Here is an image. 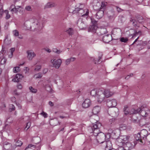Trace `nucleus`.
Here are the masks:
<instances>
[{"mask_svg":"<svg viewBox=\"0 0 150 150\" xmlns=\"http://www.w3.org/2000/svg\"><path fill=\"white\" fill-rule=\"evenodd\" d=\"M101 126L100 123L98 122H96L95 124H93V126L88 127V130L91 132H93V134L95 136H97L96 139L97 142L99 143H103L105 142V139L107 137L108 138L110 136L108 134H105L103 133L100 132L99 129Z\"/></svg>","mask_w":150,"mask_h":150,"instance_id":"1","label":"nucleus"},{"mask_svg":"<svg viewBox=\"0 0 150 150\" xmlns=\"http://www.w3.org/2000/svg\"><path fill=\"white\" fill-rule=\"evenodd\" d=\"M137 144L135 140L127 142L123 145L125 150H131Z\"/></svg>","mask_w":150,"mask_h":150,"instance_id":"2","label":"nucleus"},{"mask_svg":"<svg viewBox=\"0 0 150 150\" xmlns=\"http://www.w3.org/2000/svg\"><path fill=\"white\" fill-rule=\"evenodd\" d=\"M148 132L145 129L142 130L140 133H138L137 135V137H139L138 139L136 138V140L137 141H139L140 142L142 143V141L141 139V138H144L148 136Z\"/></svg>","mask_w":150,"mask_h":150,"instance_id":"3","label":"nucleus"},{"mask_svg":"<svg viewBox=\"0 0 150 150\" xmlns=\"http://www.w3.org/2000/svg\"><path fill=\"white\" fill-rule=\"evenodd\" d=\"M96 98L98 102L101 103L103 102L105 98L103 91L100 89L98 90Z\"/></svg>","mask_w":150,"mask_h":150,"instance_id":"4","label":"nucleus"},{"mask_svg":"<svg viewBox=\"0 0 150 150\" xmlns=\"http://www.w3.org/2000/svg\"><path fill=\"white\" fill-rule=\"evenodd\" d=\"M76 10L78 11L79 15L81 16H86L88 15L89 10L87 8L82 9L81 8H77L76 9Z\"/></svg>","mask_w":150,"mask_h":150,"instance_id":"5","label":"nucleus"},{"mask_svg":"<svg viewBox=\"0 0 150 150\" xmlns=\"http://www.w3.org/2000/svg\"><path fill=\"white\" fill-rule=\"evenodd\" d=\"M137 21H136L134 19L131 18L130 20V21L132 23L133 25L134 26H136L138 25V23H142L144 22V20L143 19V17L142 16H138L137 18Z\"/></svg>","mask_w":150,"mask_h":150,"instance_id":"6","label":"nucleus"},{"mask_svg":"<svg viewBox=\"0 0 150 150\" xmlns=\"http://www.w3.org/2000/svg\"><path fill=\"white\" fill-rule=\"evenodd\" d=\"M129 139V137L127 136H121L119 138L117 139L116 143L117 144H119V142H120V144L119 145H122L126 141L128 140Z\"/></svg>","mask_w":150,"mask_h":150,"instance_id":"7","label":"nucleus"},{"mask_svg":"<svg viewBox=\"0 0 150 150\" xmlns=\"http://www.w3.org/2000/svg\"><path fill=\"white\" fill-rule=\"evenodd\" d=\"M51 62L53 67L56 69H58L60 67L62 63V60L61 59L56 60V59H51Z\"/></svg>","mask_w":150,"mask_h":150,"instance_id":"8","label":"nucleus"},{"mask_svg":"<svg viewBox=\"0 0 150 150\" xmlns=\"http://www.w3.org/2000/svg\"><path fill=\"white\" fill-rule=\"evenodd\" d=\"M141 109H142L140 112L141 113V115L143 117H146L150 112L149 109L146 107L144 106H141Z\"/></svg>","mask_w":150,"mask_h":150,"instance_id":"9","label":"nucleus"},{"mask_svg":"<svg viewBox=\"0 0 150 150\" xmlns=\"http://www.w3.org/2000/svg\"><path fill=\"white\" fill-rule=\"evenodd\" d=\"M27 57L29 60H32L33 58L35 57V53L32 50H28L27 51Z\"/></svg>","mask_w":150,"mask_h":150,"instance_id":"10","label":"nucleus"},{"mask_svg":"<svg viewBox=\"0 0 150 150\" xmlns=\"http://www.w3.org/2000/svg\"><path fill=\"white\" fill-rule=\"evenodd\" d=\"M103 144V146L105 147V150H110L112 148V144L110 140L105 142Z\"/></svg>","mask_w":150,"mask_h":150,"instance_id":"11","label":"nucleus"},{"mask_svg":"<svg viewBox=\"0 0 150 150\" xmlns=\"http://www.w3.org/2000/svg\"><path fill=\"white\" fill-rule=\"evenodd\" d=\"M21 7V6H16L14 5H11L9 9L12 12V13L13 14L14 13H17L18 11L19 8Z\"/></svg>","mask_w":150,"mask_h":150,"instance_id":"12","label":"nucleus"},{"mask_svg":"<svg viewBox=\"0 0 150 150\" xmlns=\"http://www.w3.org/2000/svg\"><path fill=\"white\" fill-rule=\"evenodd\" d=\"M117 104V102L115 99H112L111 100L108 101L107 103V105L109 108L115 107Z\"/></svg>","mask_w":150,"mask_h":150,"instance_id":"13","label":"nucleus"},{"mask_svg":"<svg viewBox=\"0 0 150 150\" xmlns=\"http://www.w3.org/2000/svg\"><path fill=\"white\" fill-rule=\"evenodd\" d=\"M4 50L2 49L0 52V59H1V64H4L6 63L7 61L6 58L4 56L3 53Z\"/></svg>","mask_w":150,"mask_h":150,"instance_id":"14","label":"nucleus"},{"mask_svg":"<svg viewBox=\"0 0 150 150\" xmlns=\"http://www.w3.org/2000/svg\"><path fill=\"white\" fill-rule=\"evenodd\" d=\"M112 39V37L110 35H105L103 38V40L105 43H108Z\"/></svg>","mask_w":150,"mask_h":150,"instance_id":"15","label":"nucleus"},{"mask_svg":"<svg viewBox=\"0 0 150 150\" xmlns=\"http://www.w3.org/2000/svg\"><path fill=\"white\" fill-rule=\"evenodd\" d=\"M91 104V101L90 99H86L82 104L83 108H87L89 107Z\"/></svg>","mask_w":150,"mask_h":150,"instance_id":"16","label":"nucleus"},{"mask_svg":"<svg viewBox=\"0 0 150 150\" xmlns=\"http://www.w3.org/2000/svg\"><path fill=\"white\" fill-rule=\"evenodd\" d=\"M77 25L81 29H84L86 28V25L81 19H79L77 23Z\"/></svg>","mask_w":150,"mask_h":150,"instance_id":"17","label":"nucleus"},{"mask_svg":"<svg viewBox=\"0 0 150 150\" xmlns=\"http://www.w3.org/2000/svg\"><path fill=\"white\" fill-rule=\"evenodd\" d=\"M103 92L105 97L106 98H109L114 94L113 92L110 91L108 89H105Z\"/></svg>","mask_w":150,"mask_h":150,"instance_id":"18","label":"nucleus"},{"mask_svg":"<svg viewBox=\"0 0 150 150\" xmlns=\"http://www.w3.org/2000/svg\"><path fill=\"white\" fill-rule=\"evenodd\" d=\"M98 27L96 25H93L90 26L88 29V32L96 33Z\"/></svg>","mask_w":150,"mask_h":150,"instance_id":"19","label":"nucleus"},{"mask_svg":"<svg viewBox=\"0 0 150 150\" xmlns=\"http://www.w3.org/2000/svg\"><path fill=\"white\" fill-rule=\"evenodd\" d=\"M57 6L56 3L53 2H49L47 3L45 6L44 8H48L55 7Z\"/></svg>","mask_w":150,"mask_h":150,"instance_id":"20","label":"nucleus"},{"mask_svg":"<svg viewBox=\"0 0 150 150\" xmlns=\"http://www.w3.org/2000/svg\"><path fill=\"white\" fill-rule=\"evenodd\" d=\"M23 77V76L22 75L19 74H17L15 78L13 79L12 81L14 82H18Z\"/></svg>","mask_w":150,"mask_h":150,"instance_id":"21","label":"nucleus"},{"mask_svg":"<svg viewBox=\"0 0 150 150\" xmlns=\"http://www.w3.org/2000/svg\"><path fill=\"white\" fill-rule=\"evenodd\" d=\"M104 15V11L100 10L97 12L96 14V17L98 19H100L102 18Z\"/></svg>","mask_w":150,"mask_h":150,"instance_id":"22","label":"nucleus"},{"mask_svg":"<svg viewBox=\"0 0 150 150\" xmlns=\"http://www.w3.org/2000/svg\"><path fill=\"white\" fill-rule=\"evenodd\" d=\"M12 32L14 36H18V38L20 39H22L23 38V37L21 35H19V32L17 30H14Z\"/></svg>","mask_w":150,"mask_h":150,"instance_id":"23","label":"nucleus"},{"mask_svg":"<svg viewBox=\"0 0 150 150\" xmlns=\"http://www.w3.org/2000/svg\"><path fill=\"white\" fill-rule=\"evenodd\" d=\"M100 108L98 106L95 107L93 110V113L95 114H97L100 112Z\"/></svg>","mask_w":150,"mask_h":150,"instance_id":"24","label":"nucleus"},{"mask_svg":"<svg viewBox=\"0 0 150 150\" xmlns=\"http://www.w3.org/2000/svg\"><path fill=\"white\" fill-rule=\"evenodd\" d=\"M142 109H141V108H139L137 110H134V109H132L131 110L130 113L131 114H136L139 113L140 112L141 110Z\"/></svg>","mask_w":150,"mask_h":150,"instance_id":"25","label":"nucleus"},{"mask_svg":"<svg viewBox=\"0 0 150 150\" xmlns=\"http://www.w3.org/2000/svg\"><path fill=\"white\" fill-rule=\"evenodd\" d=\"M15 48H12L10 50V51L8 52V57L10 58H12L13 56V53L15 51Z\"/></svg>","mask_w":150,"mask_h":150,"instance_id":"26","label":"nucleus"},{"mask_svg":"<svg viewBox=\"0 0 150 150\" xmlns=\"http://www.w3.org/2000/svg\"><path fill=\"white\" fill-rule=\"evenodd\" d=\"M98 90H100V89H94L92 90L91 92V95L96 97Z\"/></svg>","mask_w":150,"mask_h":150,"instance_id":"27","label":"nucleus"},{"mask_svg":"<svg viewBox=\"0 0 150 150\" xmlns=\"http://www.w3.org/2000/svg\"><path fill=\"white\" fill-rule=\"evenodd\" d=\"M65 31L70 35H72L74 33V30L72 28H69L67 29Z\"/></svg>","mask_w":150,"mask_h":150,"instance_id":"28","label":"nucleus"},{"mask_svg":"<svg viewBox=\"0 0 150 150\" xmlns=\"http://www.w3.org/2000/svg\"><path fill=\"white\" fill-rule=\"evenodd\" d=\"M124 112L125 114L126 115H127L128 114H131L130 113L131 112V110L128 111L127 106H125L124 108Z\"/></svg>","mask_w":150,"mask_h":150,"instance_id":"29","label":"nucleus"},{"mask_svg":"<svg viewBox=\"0 0 150 150\" xmlns=\"http://www.w3.org/2000/svg\"><path fill=\"white\" fill-rule=\"evenodd\" d=\"M75 59L74 57H71L70 58L67 59L66 61V63L67 65H68L71 61H74Z\"/></svg>","mask_w":150,"mask_h":150,"instance_id":"30","label":"nucleus"},{"mask_svg":"<svg viewBox=\"0 0 150 150\" xmlns=\"http://www.w3.org/2000/svg\"><path fill=\"white\" fill-rule=\"evenodd\" d=\"M29 89L31 92L33 93H36L37 91L36 89L34 88L32 86L29 87Z\"/></svg>","mask_w":150,"mask_h":150,"instance_id":"31","label":"nucleus"},{"mask_svg":"<svg viewBox=\"0 0 150 150\" xmlns=\"http://www.w3.org/2000/svg\"><path fill=\"white\" fill-rule=\"evenodd\" d=\"M13 72L15 73L19 72L20 71V69L19 67H16L13 68Z\"/></svg>","mask_w":150,"mask_h":150,"instance_id":"32","label":"nucleus"},{"mask_svg":"<svg viewBox=\"0 0 150 150\" xmlns=\"http://www.w3.org/2000/svg\"><path fill=\"white\" fill-rule=\"evenodd\" d=\"M36 24V25L38 26V29H40L41 28H42L43 26L42 23L40 21H38V23Z\"/></svg>","mask_w":150,"mask_h":150,"instance_id":"33","label":"nucleus"},{"mask_svg":"<svg viewBox=\"0 0 150 150\" xmlns=\"http://www.w3.org/2000/svg\"><path fill=\"white\" fill-rule=\"evenodd\" d=\"M120 130H123L125 129H126V126L125 125L122 124L120 125L119 127Z\"/></svg>","mask_w":150,"mask_h":150,"instance_id":"34","label":"nucleus"},{"mask_svg":"<svg viewBox=\"0 0 150 150\" xmlns=\"http://www.w3.org/2000/svg\"><path fill=\"white\" fill-rule=\"evenodd\" d=\"M128 38H124V37H122L120 39V41L122 42H124L125 43L127 42L128 41Z\"/></svg>","mask_w":150,"mask_h":150,"instance_id":"35","label":"nucleus"},{"mask_svg":"<svg viewBox=\"0 0 150 150\" xmlns=\"http://www.w3.org/2000/svg\"><path fill=\"white\" fill-rule=\"evenodd\" d=\"M52 51L53 52L58 54H60L62 52L60 50H58L56 48H53Z\"/></svg>","mask_w":150,"mask_h":150,"instance_id":"36","label":"nucleus"},{"mask_svg":"<svg viewBox=\"0 0 150 150\" xmlns=\"http://www.w3.org/2000/svg\"><path fill=\"white\" fill-rule=\"evenodd\" d=\"M23 144V143L20 140H18L16 142V146H20Z\"/></svg>","mask_w":150,"mask_h":150,"instance_id":"37","label":"nucleus"},{"mask_svg":"<svg viewBox=\"0 0 150 150\" xmlns=\"http://www.w3.org/2000/svg\"><path fill=\"white\" fill-rule=\"evenodd\" d=\"M15 107L13 105L11 104L10 105L9 110L10 112L15 110Z\"/></svg>","mask_w":150,"mask_h":150,"instance_id":"38","label":"nucleus"},{"mask_svg":"<svg viewBox=\"0 0 150 150\" xmlns=\"http://www.w3.org/2000/svg\"><path fill=\"white\" fill-rule=\"evenodd\" d=\"M107 4V3L104 1H102L101 2V4L100 8V9H102L104 7H105Z\"/></svg>","mask_w":150,"mask_h":150,"instance_id":"39","label":"nucleus"},{"mask_svg":"<svg viewBox=\"0 0 150 150\" xmlns=\"http://www.w3.org/2000/svg\"><path fill=\"white\" fill-rule=\"evenodd\" d=\"M4 13L6 14V18L9 19L10 17V15L9 14L8 11V10H6L4 11Z\"/></svg>","mask_w":150,"mask_h":150,"instance_id":"40","label":"nucleus"},{"mask_svg":"<svg viewBox=\"0 0 150 150\" xmlns=\"http://www.w3.org/2000/svg\"><path fill=\"white\" fill-rule=\"evenodd\" d=\"M42 75L41 74L39 73L38 74H36L34 76V77L36 78V79H38L39 78H41L42 77Z\"/></svg>","mask_w":150,"mask_h":150,"instance_id":"41","label":"nucleus"},{"mask_svg":"<svg viewBox=\"0 0 150 150\" xmlns=\"http://www.w3.org/2000/svg\"><path fill=\"white\" fill-rule=\"evenodd\" d=\"M41 68V67L40 65H37L36 66L35 69V70L36 71H39L40 70Z\"/></svg>","mask_w":150,"mask_h":150,"instance_id":"42","label":"nucleus"},{"mask_svg":"<svg viewBox=\"0 0 150 150\" xmlns=\"http://www.w3.org/2000/svg\"><path fill=\"white\" fill-rule=\"evenodd\" d=\"M33 147L34 148H35V145H32V144H29L28 146L25 148V150H26L27 149H28L30 148H31Z\"/></svg>","mask_w":150,"mask_h":150,"instance_id":"43","label":"nucleus"},{"mask_svg":"<svg viewBox=\"0 0 150 150\" xmlns=\"http://www.w3.org/2000/svg\"><path fill=\"white\" fill-rule=\"evenodd\" d=\"M25 9L27 11H32V9L30 6H27L25 7Z\"/></svg>","mask_w":150,"mask_h":150,"instance_id":"44","label":"nucleus"},{"mask_svg":"<svg viewBox=\"0 0 150 150\" xmlns=\"http://www.w3.org/2000/svg\"><path fill=\"white\" fill-rule=\"evenodd\" d=\"M41 114L45 118H46L47 117V114L43 111L41 113Z\"/></svg>","mask_w":150,"mask_h":150,"instance_id":"45","label":"nucleus"},{"mask_svg":"<svg viewBox=\"0 0 150 150\" xmlns=\"http://www.w3.org/2000/svg\"><path fill=\"white\" fill-rule=\"evenodd\" d=\"M30 125H31V122H28L27 123L26 126L25 127V128H27V130L30 127Z\"/></svg>","mask_w":150,"mask_h":150,"instance_id":"46","label":"nucleus"},{"mask_svg":"<svg viewBox=\"0 0 150 150\" xmlns=\"http://www.w3.org/2000/svg\"><path fill=\"white\" fill-rule=\"evenodd\" d=\"M48 69L44 68L42 70V73L44 74H45L48 71Z\"/></svg>","mask_w":150,"mask_h":150,"instance_id":"47","label":"nucleus"},{"mask_svg":"<svg viewBox=\"0 0 150 150\" xmlns=\"http://www.w3.org/2000/svg\"><path fill=\"white\" fill-rule=\"evenodd\" d=\"M91 22L93 25H96V23L97 22L96 20L92 18H91Z\"/></svg>","mask_w":150,"mask_h":150,"instance_id":"48","label":"nucleus"},{"mask_svg":"<svg viewBox=\"0 0 150 150\" xmlns=\"http://www.w3.org/2000/svg\"><path fill=\"white\" fill-rule=\"evenodd\" d=\"M132 121H133V122L134 123H136V122H138L139 121V120L137 119H134L133 117H132Z\"/></svg>","mask_w":150,"mask_h":150,"instance_id":"49","label":"nucleus"},{"mask_svg":"<svg viewBox=\"0 0 150 150\" xmlns=\"http://www.w3.org/2000/svg\"><path fill=\"white\" fill-rule=\"evenodd\" d=\"M7 145H8L9 146H11V144L8 143V142H5L4 143V146L5 145L6 146Z\"/></svg>","mask_w":150,"mask_h":150,"instance_id":"50","label":"nucleus"},{"mask_svg":"<svg viewBox=\"0 0 150 150\" xmlns=\"http://www.w3.org/2000/svg\"><path fill=\"white\" fill-rule=\"evenodd\" d=\"M147 136V137H146V138L147 141L149 142V143L150 144V134L148 135Z\"/></svg>","mask_w":150,"mask_h":150,"instance_id":"51","label":"nucleus"},{"mask_svg":"<svg viewBox=\"0 0 150 150\" xmlns=\"http://www.w3.org/2000/svg\"><path fill=\"white\" fill-rule=\"evenodd\" d=\"M133 76V74H130L129 75H128L127 76H126L125 78V79H128L130 77L132 76Z\"/></svg>","mask_w":150,"mask_h":150,"instance_id":"52","label":"nucleus"},{"mask_svg":"<svg viewBox=\"0 0 150 150\" xmlns=\"http://www.w3.org/2000/svg\"><path fill=\"white\" fill-rule=\"evenodd\" d=\"M11 100L13 102H15L16 101V98L14 97L11 98Z\"/></svg>","mask_w":150,"mask_h":150,"instance_id":"53","label":"nucleus"},{"mask_svg":"<svg viewBox=\"0 0 150 150\" xmlns=\"http://www.w3.org/2000/svg\"><path fill=\"white\" fill-rule=\"evenodd\" d=\"M17 87L19 89H21L22 88V85L21 84H18L17 85Z\"/></svg>","mask_w":150,"mask_h":150,"instance_id":"54","label":"nucleus"},{"mask_svg":"<svg viewBox=\"0 0 150 150\" xmlns=\"http://www.w3.org/2000/svg\"><path fill=\"white\" fill-rule=\"evenodd\" d=\"M117 11L118 12H120L122 11V10L118 7H116Z\"/></svg>","mask_w":150,"mask_h":150,"instance_id":"55","label":"nucleus"},{"mask_svg":"<svg viewBox=\"0 0 150 150\" xmlns=\"http://www.w3.org/2000/svg\"><path fill=\"white\" fill-rule=\"evenodd\" d=\"M44 50L46 51L47 52H48L49 53H50L51 52V51L50 50V49L49 48H45L44 49Z\"/></svg>","mask_w":150,"mask_h":150,"instance_id":"56","label":"nucleus"},{"mask_svg":"<svg viewBox=\"0 0 150 150\" xmlns=\"http://www.w3.org/2000/svg\"><path fill=\"white\" fill-rule=\"evenodd\" d=\"M134 34H133L132 38H134L135 36H136L137 34V31H134Z\"/></svg>","mask_w":150,"mask_h":150,"instance_id":"57","label":"nucleus"},{"mask_svg":"<svg viewBox=\"0 0 150 150\" xmlns=\"http://www.w3.org/2000/svg\"><path fill=\"white\" fill-rule=\"evenodd\" d=\"M49 104L51 106H52L53 105V103L51 101H50L49 102Z\"/></svg>","mask_w":150,"mask_h":150,"instance_id":"58","label":"nucleus"},{"mask_svg":"<svg viewBox=\"0 0 150 150\" xmlns=\"http://www.w3.org/2000/svg\"><path fill=\"white\" fill-rule=\"evenodd\" d=\"M115 121V119H111L110 120L109 122H110L111 123H112V122H113Z\"/></svg>","mask_w":150,"mask_h":150,"instance_id":"59","label":"nucleus"},{"mask_svg":"<svg viewBox=\"0 0 150 150\" xmlns=\"http://www.w3.org/2000/svg\"><path fill=\"white\" fill-rule=\"evenodd\" d=\"M67 116H60V117L62 119H63L64 118H67Z\"/></svg>","mask_w":150,"mask_h":150,"instance_id":"60","label":"nucleus"},{"mask_svg":"<svg viewBox=\"0 0 150 150\" xmlns=\"http://www.w3.org/2000/svg\"><path fill=\"white\" fill-rule=\"evenodd\" d=\"M3 10L2 9H0V16H1V15L3 13Z\"/></svg>","mask_w":150,"mask_h":150,"instance_id":"61","label":"nucleus"},{"mask_svg":"<svg viewBox=\"0 0 150 150\" xmlns=\"http://www.w3.org/2000/svg\"><path fill=\"white\" fill-rule=\"evenodd\" d=\"M139 38V37H138V38L136 39H135V41H134V42L132 44V45H133V44H134L138 40V39Z\"/></svg>","mask_w":150,"mask_h":150,"instance_id":"62","label":"nucleus"},{"mask_svg":"<svg viewBox=\"0 0 150 150\" xmlns=\"http://www.w3.org/2000/svg\"><path fill=\"white\" fill-rule=\"evenodd\" d=\"M25 70L27 72H28L29 70V68L28 67H25Z\"/></svg>","mask_w":150,"mask_h":150,"instance_id":"63","label":"nucleus"},{"mask_svg":"<svg viewBox=\"0 0 150 150\" xmlns=\"http://www.w3.org/2000/svg\"><path fill=\"white\" fill-rule=\"evenodd\" d=\"M136 0L137 1L139 2H140L142 1V0Z\"/></svg>","mask_w":150,"mask_h":150,"instance_id":"64","label":"nucleus"}]
</instances>
